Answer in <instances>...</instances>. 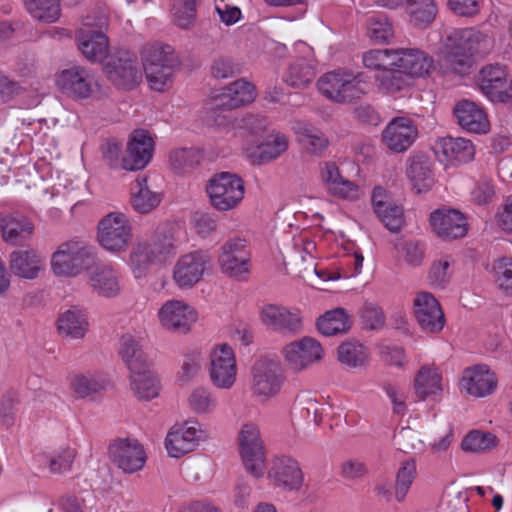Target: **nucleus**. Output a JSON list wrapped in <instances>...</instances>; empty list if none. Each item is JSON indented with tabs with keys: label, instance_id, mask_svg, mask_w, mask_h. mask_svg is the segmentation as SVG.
Wrapping results in <instances>:
<instances>
[{
	"label": "nucleus",
	"instance_id": "09e8293b",
	"mask_svg": "<svg viewBox=\"0 0 512 512\" xmlns=\"http://www.w3.org/2000/svg\"><path fill=\"white\" fill-rule=\"evenodd\" d=\"M394 250L399 260L410 267H419L425 258V244L417 240L401 239L394 243Z\"/></svg>",
	"mask_w": 512,
	"mask_h": 512
},
{
	"label": "nucleus",
	"instance_id": "338daca9",
	"mask_svg": "<svg viewBox=\"0 0 512 512\" xmlns=\"http://www.w3.org/2000/svg\"><path fill=\"white\" fill-rule=\"evenodd\" d=\"M434 0H419L411 9V20L418 26H424L433 21L436 15Z\"/></svg>",
	"mask_w": 512,
	"mask_h": 512
},
{
	"label": "nucleus",
	"instance_id": "f257e3e1",
	"mask_svg": "<svg viewBox=\"0 0 512 512\" xmlns=\"http://www.w3.org/2000/svg\"><path fill=\"white\" fill-rule=\"evenodd\" d=\"M494 46L491 36L474 28L451 29L443 39L439 64L445 74L466 75L475 55L489 53Z\"/></svg>",
	"mask_w": 512,
	"mask_h": 512
},
{
	"label": "nucleus",
	"instance_id": "2f4dec72",
	"mask_svg": "<svg viewBox=\"0 0 512 512\" xmlns=\"http://www.w3.org/2000/svg\"><path fill=\"white\" fill-rule=\"evenodd\" d=\"M255 87L243 80H236L223 87L220 93L214 96V107L221 109H236L254 101Z\"/></svg>",
	"mask_w": 512,
	"mask_h": 512
},
{
	"label": "nucleus",
	"instance_id": "ddd939ff",
	"mask_svg": "<svg viewBox=\"0 0 512 512\" xmlns=\"http://www.w3.org/2000/svg\"><path fill=\"white\" fill-rule=\"evenodd\" d=\"M109 459L124 473L132 474L143 469L147 456L143 445L134 438H117L108 447Z\"/></svg>",
	"mask_w": 512,
	"mask_h": 512
},
{
	"label": "nucleus",
	"instance_id": "79ce46f5",
	"mask_svg": "<svg viewBox=\"0 0 512 512\" xmlns=\"http://www.w3.org/2000/svg\"><path fill=\"white\" fill-rule=\"evenodd\" d=\"M131 388L140 400H151L158 396L160 384L157 376L146 368L130 375Z\"/></svg>",
	"mask_w": 512,
	"mask_h": 512
},
{
	"label": "nucleus",
	"instance_id": "dca6fc26",
	"mask_svg": "<svg viewBox=\"0 0 512 512\" xmlns=\"http://www.w3.org/2000/svg\"><path fill=\"white\" fill-rule=\"evenodd\" d=\"M478 84L483 94L493 102H508L512 99V84L503 65L484 66L479 72Z\"/></svg>",
	"mask_w": 512,
	"mask_h": 512
},
{
	"label": "nucleus",
	"instance_id": "e2e57ef3",
	"mask_svg": "<svg viewBox=\"0 0 512 512\" xmlns=\"http://www.w3.org/2000/svg\"><path fill=\"white\" fill-rule=\"evenodd\" d=\"M75 458V451L71 448H64L52 453L42 455V462L52 473H63L71 469Z\"/></svg>",
	"mask_w": 512,
	"mask_h": 512
},
{
	"label": "nucleus",
	"instance_id": "c85d7f7f",
	"mask_svg": "<svg viewBox=\"0 0 512 512\" xmlns=\"http://www.w3.org/2000/svg\"><path fill=\"white\" fill-rule=\"evenodd\" d=\"M57 84L69 96L85 99L93 92L94 76L87 68L74 66L61 72Z\"/></svg>",
	"mask_w": 512,
	"mask_h": 512
},
{
	"label": "nucleus",
	"instance_id": "864d4df0",
	"mask_svg": "<svg viewBox=\"0 0 512 512\" xmlns=\"http://www.w3.org/2000/svg\"><path fill=\"white\" fill-rule=\"evenodd\" d=\"M199 1L200 0H173L171 12L173 21L178 27L189 29L194 24Z\"/></svg>",
	"mask_w": 512,
	"mask_h": 512
},
{
	"label": "nucleus",
	"instance_id": "58836bf2",
	"mask_svg": "<svg viewBox=\"0 0 512 512\" xmlns=\"http://www.w3.org/2000/svg\"><path fill=\"white\" fill-rule=\"evenodd\" d=\"M132 207L141 214H146L155 209L162 200V195L153 192L147 185L146 177H138L132 188Z\"/></svg>",
	"mask_w": 512,
	"mask_h": 512
},
{
	"label": "nucleus",
	"instance_id": "774afa93",
	"mask_svg": "<svg viewBox=\"0 0 512 512\" xmlns=\"http://www.w3.org/2000/svg\"><path fill=\"white\" fill-rule=\"evenodd\" d=\"M495 280L499 288L507 295H512V263L500 259L494 265Z\"/></svg>",
	"mask_w": 512,
	"mask_h": 512
},
{
	"label": "nucleus",
	"instance_id": "4468645a",
	"mask_svg": "<svg viewBox=\"0 0 512 512\" xmlns=\"http://www.w3.org/2000/svg\"><path fill=\"white\" fill-rule=\"evenodd\" d=\"M237 370L234 351L228 344L217 345L211 350L209 376L215 387L231 389L236 382Z\"/></svg>",
	"mask_w": 512,
	"mask_h": 512
},
{
	"label": "nucleus",
	"instance_id": "2eb2a0df",
	"mask_svg": "<svg viewBox=\"0 0 512 512\" xmlns=\"http://www.w3.org/2000/svg\"><path fill=\"white\" fill-rule=\"evenodd\" d=\"M320 182L329 195L347 201H356L363 195L361 187L341 175L338 165L333 161H322L318 165Z\"/></svg>",
	"mask_w": 512,
	"mask_h": 512
},
{
	"label": "nucleus",
	"instance_id": "49530a36",
	"mask_svg": "<svg viewBox=\"0 0 512 512\" xmlns=\"http://www.w3.org/2000/svg\"><path fill=\"white\" fill-rule=\"evenodd\" d=\"M28 13L43 23H54L61 16L59 0H24Z\"/></svg>",
	"mask_w": 512,
	"mask_h": 512
},
{
	"label": "nucleus",
	"instance_id": "9d476101",
	"mask_svg": "<svg viewBox=\"0 0 512 512\" xmlns=\"http://www.w3.org/2000/svg\"><path fill=\"white\" fill-rule=\"evenodd\" d=\"M103 69L107 78L122 89H133L142 79L137 56L129 51H117L110 55Z\"/></svg>",
	"mask_w": 512,
	"mask_h": 512
},
{
	"label": "nucleus",
	"instance_id": "9b49d317",
	"mask_svg": "<svg viewBox=\"0 0 512 512\" xmlns=\"http://www.w3.org/2000/svg\"><path fill=\"white\" fill-rule=\"evenodd\" d=\"M240 455L245 469L259 479L264 475L266 453L260 430L254 423H245L239 432Z\"/></svg>",
	"mask_w": 512,
	"mask_h": 512
},
{
	"label": "nucleus",
	"instance_id": "3c124183",
	"mask_svg": "<svg viewBox=\"0 0 512 512\" xmlns=\"http://www.w3.org/2000/svg\"><path fill=\"white\" fill-rule=\"evenodd\" d=\"M188 406L197 415H208L216 411L218 400L210 389L197 387L188 397Z\"/></svg>",
	"mask_w": 512,
	"mask_h": 512
},
{
	"label": "nucleus",
	"instance_id": "20e7f679",
	"mask_svg": "<svg viewBox=\"0 0 512 512\" xmlns=\"http://www.w3.org/2000/svg\"><path fill=\"white\" fill-rule=\"evenodd\" d=\"M94 247L81 239L61 243L51 256V270L58 277L72 278L87 271L94 264Z\"/></svg>",
	"mask_w": 512,
	"mask_h": 512
},
{
	"label": "nucleus",
	"instance_id": "e433bc0d",
	"mask_svg": "<svg viewBox=\"0 0 512 512\" xmlns=\"http://www.w3.org/2000/svg\"><path fill=\"white\" fill-rule=\"evenodd\" d=\"M444 390L443 376L434 364L423 365L414 378V391L419 400L438 397Z\"/></svg>",
	"mask_w": 512,
	"mask_h": 512
},
{
	"label": "nucleus",
	"instance_id": "72a5a7b5",
	"mask_svg": "<svg viewBox=\"0 0 512 512\" xmlns=\"http://www.w3.org/2000/svg\"><path fill=\"white\" fill-rule=\"evenodd\" d=\"M0 231L6 243L18 245L32 236L34 226L24 215L18 212L0 213Z\"/></svg>",
	"mask_w": 512,
	"mask_h": 512
},
{
	"label": "nucleus",
	"instance_id": "a18cd8bd",
	"mask_svg": "<svg viewBox=\"0 0 512 512\" xmlns=\"http://www.w3.org/2000/svg\"><path fill=\"white\" fill-rule=\"evenodd\" d=\"M337 356L339 362L349 368L363 367L369 358L366 347L354 340L345 341L339 345Z\"/></svg>",
	"mask_w": 512,
	"mask_h": 512
},
{
	"label": "nucleus",
	"instance_id": "7ed1b4c3",
	"mask_svg": "<svg viewBox=\"0 0 512 512\" xmlns=\"http://www.w3.org/2000/svg\"><path fill=\"white\" fill-rule=\"evenodd\" d=\"M176 254V244L172 235L155 233L150 238L139 241L130 252V267L135 278L146 277L153 265H162Z\"/></svg>",
	"mask_w": 512,
	"mask_h": 512
},
{
	"label": "nucleus",
	"instance_id": "412c9836",
	"mask_svg": "<svg viewBox=\"0 0 512 512\" xmlns=\"http://www.w3.org/2000/svg\"><path fill=\"white\" fill-rule=\"evenodd\" d=\"M268 478L274 486L287 491L299 490L303 484V473L298 462L285 455L271 460Z\"/></svg>",
	"mask_w": 512,
	"mask_h": 512
},
{
	"label": "nucleus",
	"instance_id": "393cba45",
	"mask_svg": "<svg viewBox=\"0 0 512 512\" xmlns=\"http://www.w3.org/2000/svg\"><path fill=\"white\" fill-rule=\"evenodd\" d=\"M158 316L165 329L178 333L188 332L197 319L193 308L179 300L166 302L160 308Z\"/></svg>",
	"mask_w": 512,
	"mask_h": 512
},
{
	"label": "nucleus",
	"instance_id": "f3484780",
	"mask_svg": "<svg viewBox=\"0 0 512 512\" xmlns=\"http://www.w3.org/2000/svg\"><path fill=\"white\" fill-rule=\"evenodd\" d=\"M283 357L288 367L294 372H301L324 356L321 344L312 337H303L283 348Z\"/></svg>",
	"mask_w": 512,
	"mask_h": 512
},
{
	"label": "nucleus",
	"instance_id": "f03ea898",
	"mask_svg": "<svg viewBox=\"0 0 512 512\" xmlns=\"http://www.w3.org/2000/svg\"><path fill=\"white\" fill-rule=\"evenodd\" d=\"M319 92L329 101L350 104L368 93L370 83L362 73L348 69H336L323 74L317 81Z\"/></svg>",
	"mask_w": 512,
	"mask_h": 512
},
{
	"label": "nucleus",
	"instance_id": "a878e982",
	"mask_svg": "<svg viewBox=\"0 0 512 512\" xmlns=\"http://www.w3.org/2000/svg\"><path fill=\"white\" fill-rule=\"evenodd\" d=\"M246 241L234 238L221 247L219 264L223 273L230 277H239L249 272V253L246 251Z\"/></svg>",
	"mask_w": 512,
	"mask_h": 512
},
{
	"label": "nucleus",
	"instance_id": "de8ad7c7",
	"mask_svg": "<svg viewBox=\"0 0 512 512\" xmlns=\"http://www.w3.org/2000/svg\"><path fill=\"white\" fill-rule=\"evenodd\" d=\"M315 77L314 67L304 58H298L290 63L283 79L294 88L306 87Z\"/></svg>",
	"mask_w": 512,
	"mask_h": 512
},
{
	"label": "nucleus",
	"instance_id": "aec40b11",
	"mask_svg": "<svg viewBox=\"0 0 512 512\" xmlns=\"http://www.w3.org/2000/svg\"><path fill=\"white\" fill-rule=\"evenodd\" d=\"M429 221L432 230L443 239L463 238L468 232L465 216L456 209H437L430 214Z\"/></svg>",
	"mask_w": 512,
	"mask_h": 512
},
{
	"label": "nucleus",
	"instance_id": "bf43d9fd",
	"mask_svg": "<svg viewBox=\"0 0 512 512\" xmlns=\"http://www.w3.org/2000/svg\"><path fill=\"white\" fill-rule=\"evenodd\" d=\"M316 250V244L309 239H299L294 244V250L291 256L293 263L299 267L305 265L303 269L313 270L319 277L322 275L317 271L314 265L313 253Z\"/></svg>",
	"mask_w": 512,
	"mask_h": 512
},
{
	"label": "nucleus",
	"instance_id": "473e14b6",
	"mask_svg": "<svg viewBox=\"0 0 512 512\" xmlns=\"http://www.w3.org/2000/svg\"><path fill=\"white\" fill-rule=\"evenodd\" d=\"M433 164L425 154H413L407 160L406 176L412 189L420 194L429 191L434 183Z\"/></svg>",
	"mask_w": 512,
	"mask_h": 512
},
{
	"label": "nucleus",
	"instance_id": "ea45409f",
	"mask_svg": "<svg viewBox=\"0 0 512 512\" xmlns=\"http://www.w3.org/2000/svg\"><path fill=\"white\" fill-rule=\"evenodd\" d=\"M119 353L129 369L130 375L149 367L145 353L138 341L131 335L121 337Z\"/></svg>",
	"mask_w": 512,
	"mask_h": 512
},
{
	"label": "nucleus",
	"instance_id": "6ab92c4d",
	"mask_svg": "<svg viewBox=\"0 0 512 512\" xmlns=\"http://www.w3.org/2000/svg\"><path fill=\"white\" fill-rule=\"evenodd\" d=\"M202 430L198 422L174 425L165 439V447L171 457L178 458L193 451L199 444Z\"/></svg>",
	"mask_w": 512,
	"mask_h": 512
},
{
	"label": "nucleus",
	"instance_id": "a19ab883",
	"mask_svg": "<svg viewBox=\"0 0 512 512\" xmlns=\"http://www.w3.org/2000/svg\"><path fill=\"white\" fill-rule=\"evenodd\" d=\"M316 324L321 334L334 336L346 333L350 329L352 321L345 309L335 308L320 316Z\"/></svg>",
	"mask_w": 512,
	"mask_h": 512
},
{
	"label": "nucleus",
	"instance_id": "052dcab7",
	"mask_svg": "<svg viewBox=\"0 0 512 512\" xmlns=\"http://www.w3.org/2000/svg\"><path fill=\"white\" fill-rule=\"evenodd\" d=\"M402 71L391 68L381 71L375 80L378 89L386 94H395L408 86V81Z\"/></svg>",
	"mask_w": 512,
	"mask_h": 512
},
{
	"label": "nucleus",
	"instance_id": "0e129e2a",
	"mask_svg": "<svg viewBox=\"0 0 512 512\" xmlns=\"http://www.w3.org/2000/svg\"><path fill=\"white\" fill-rule=\"evenodd\" d=\"M367 30L370 39L378 43L387 42L393 36L392 25L385 16L371 17L368 21Z\"/></svg>",
	"mask_w": 512,
	"mask_h": 512
},
{
	"label": "nucleus",
	"instance_id": "39448f33",
	"mask_svg": "<svg viewBox=\"0 0 512 512\" xmlns=\"http://www.w3.org/2000/svg\"><path fill=\"white\" fill-rule=\"evenodd\" d=\"M145 75L150 87L158 92L169 89L177 66L170 46L150 45L142 52Z\"/></svg>",
	"mask_w": 512,
	"mask_h": 512
},
{
	"label": "nucleus",
	"instance_id": "cd10ccee",
	"mask_svg": "<svg viewBox=\"0 0 512 512\" xmlns=\"http://www.w3.org/2000/svg\"><path fill=\"white\" fill-rule=\"evenodd\" d=\"M433 151L440 162L468 163L474 159L475 147L473 143L462 137H443L436 141Z\"/></svg>",
	"mask_w": 512,
	"mask_h": 512
},
{
	"label": "nucleus",
	"instance_id": "c756f323",
	"mask_svg": "<svg viewBox=\"0 0 512 512\" xmlns=\"http://www.w3.org/2000/svg\"><path fill=\"white\" fill-rule=\"evenodd\" d=\"M387 148L393 152L406 151L417 137V128L406 117H397L390 121L382 133Z\"/></svg>",
	"mask_w": 512,
	"mask_h": 512
},
{
	"label": "nucleus",
	"instance_id": "603ef678",
	"mask_svg": "<svg viewBox=\"0 0 512 512\" xmlns=\"http://www.w3.org/2000/svg\"><path fill=\"white\" fill-rule=\"evenodd\" d=\"M108 380L101 374H80L76 375L71 383L74 393L79 398H85L93 393L105 389Z\"/></svg>",
	"mask_w": 512,
	"mask_h": 512
},
{
	"label": "nucleus",
	"instance_id": "c03bdc74",
	"mask_svg": "<svg viewBox=\"0 0 512 512\" xmlns=\"http://www.w3.org/2000/svg\"><path fill=\"white\" fill-rule=\"evenodd\" d=\"M289 146L288 137L281 133L273 131L266 140L258 146L256 162L265 164L280 157Z\"/></svg>",
	"mask_w": 512,
	"mask_h": 512
},
{
	"label": "nucleus",
	"instance_id": "4be33fe9",
	"mask_svg": "<svg viewBox=\"0 0 512 512\" xmlns=\"http://www.w3.org/2000/svg\"><path fill=\"white\" fill-rule=\"evenodd\" d=\"M154 143L145 130H135L129 139L125 156L122 158L124 170L136 171L145 168L153 154Z\"/></svg>",
	"mask_w": 512,
	"mask_h": 512
},
{
	"label": "nucleus",
	"instance_id": "13d9d810",
	"mask_svg": "<svg viewBox=\"0 0 512 512\" xmlns=\"http://www.w3.org/2000/svg\"><path fill=\"white\" fill-rule=\"evenodd\" d=\"M417 468L414 460H408L402 463L396 474L394 486L395 499L403 502L416 477Z\"/></svg>",
	"mask_w": 512,
	"mask_h": 512
},
{
	"label": "nucleus",
	"instance_id": "f704fd0d",
	"mask_svg": "<svg viewBox=\"0 0 512 512\" xmlns=\"http://www.w3.org/2000/svg\"><path fill=\"white\" fill-rule=\"evenodd\" d=\"M434 61L432 57L419 48H398L396 67L404 74L413 77H422L432 70Z\"/></svg>",
	"mask_w": 512,
	"mask_h": 512
},
{
	"label": "nucleus",
	"instance_id": "4c0bfd02",
	"mask_svg": "<svg viewBox=\"0 0 512 512\" xmlns=\"http://www.w3.org/2000/svg\"><path fill=\"white\" fill-rule=\"evenodd\" d=\"M88 327L89 322L86 312L78 306H72L62 312L57 320L59 333L72 339L83 338L88 331Z\"/></svg>",
	"mask_w": 512,
	"mask_h": 512
},
{
	"label": "nucleus",
	"instance_id": "4d7b16f0",
	"mask_svg": "<svg viewBox=\"0 0 512 512\" xmlns=\"http://www.w3.org/2000/svg\"><path fill=\"white\" fill-rule=\"evenodd\" d=\"M497 438L494 434L482 431H471L462 441V449L465 452L482 453L496 447Z\"/></svg>",
	"mask_w": 512,
	"mask_h": 512
},
{
	"label": "nucleus",
	"instance_id": "8fccbe9b",
	"mask_svg": "<svg viewBox=\"0 0 512 512\" xmlns=\"http://www.w3.org/2000/svg\"><path fill=\"white\" fill-rule=\"evenodd\" d=\"M20 405L19 393L7 390L0 396V427L11 430L18 421Z\"/></svg>",
	"mask_w": 512,
	"mask_h": 512
},
{
	"label": "nucleus",
	"instance_id": "69168bd1",
	"mask_svg": "<svg viewBox=\"0 0 512 512\" xmlns=\"http://www.w3.org/2000/svg\"><path fill=\"white\" fill-rule=\"evenodd\" d=\"M202 364L203 356L200 350H192L186 353L179 373V381L182 383L190 382L198 375Z\"/></svg>",
	"mask_w": 512,
	"mask_h": 512
},
{
	"label": "nucleus",
	"instance_id": "680f3d73",
	"mask_svg": "<svg viewBox=\"0 0 512 512\" xmlns=\"http://www.w3.org/2000/svg\"><path fill=\"white\" fill-rule=\"evenodd\" d=\"M451 264L452 261L448 256L432 262L428 273L429 284L432 287L444 289L447 286L452 276Z\"/></svg>",
	"mask_w": 512,
	"mask_h": 512
},
{
	"label": "nucleus",
	"instance_id": "6e6d98bb",
	"mask_svg": "<svg viewBox=\"0 0 512 512\" xmlns=\"http://www.w3.org/2000/svg\"><path fill=\"white\" fill-rule=\"evenodd\" d=\"M397 49H373L363 54V64L368 69L387 70L396 67Z\"/></svg>",
	"mask_w": 512,
	"mask_h": 512
},
{
	"label": "nucleus",
	"instance_id": "c9c22d12",
	"mask_svg": "<svg viewBox=\"0 0 512 512\" xmlns=\"http://www.w3.org/2000/svg\"><path fill=\"white\" fill-rule=\"evenodd\" d=\"M12 273L23 279H35L44 268L42 256L34 249L15 250L9 256Z\"/></svg>",
	"mask_w": 512,
	"mask_h": 512
},
{
	"label": "nucleus",
	"instance_id": "f8f14e48",
	"mask_svg": "<svg viewBox=\"0 0 512 512\" xmlns=\"http://www.w3.org/2000/svg\"><path fill=\"white\" fill-rule=\"evenodd\" d=\"M212 263L208 251L197 250L178 258L173 268V280L178 288L190 289L199 283Z\"/></svg>",
	"mask_w": 512,
	"mask_h": 512
},
{
	"label": "nucleus",
	"instance_id": "1a4fd4ad",
	"mask_svg": "<svg viewBox=\"0 0 512 512\" xmlns=\"http://www.w3.org/2000/svg\"><path fill=\"white\" fill-rule=\"evenodd\" d=\"M251 391L260 401L275 397L281 390L285 375L281 364L272 359L260 358L251 370Z\"/></svg>",
	"mask_w": 512,
	"mask_h": 512
},
{
	"label": "nucleus",
	"instance_id": "7c9ffc66",
	"mask_svg": "<svg viewBox=\"0 0 512 512\" xmlns=\"http://www.w3.org/2000/svg\"><path fill=\"white\" fill-rule=\"evenodd\" d=\"M459 126L470 133L486 134L490 130V122L482 107L469 100L459 101L454 109Z\"/></svg>",
	"mask_w": 512,
	"mask_h": 512
},
{
	"label": "nucleus",
	"instance_id": "6e6552de",
	"mask_svg": "<svg viewBox=\"0 0 512 512\" xmlns=\"http://www.w3.org/2000/svg\"><path fill=\"white\" fill-rule=\"evenodd\" d=\"M132 237L131 223L121 212H111L98 223L97 241L107 251L115 253L125 251Z\"/></svg>",
	"mask_w": 512,
	"mask_h": 512
},
{
	"label": "nucleus",
	"instance_id": "0eeeda50",
	"mask_svg": "<svg viewBox=\"0 0 512 512\" xmlns=\"http://www.w3.org/2000/svg\"><path fill=\"white\" fill-rule=\"evenodd\" d=\"M108 25V18L101 14L95 20L87 17L77 33L78 48L92 63H100L108 58L109 40L102 31Z\"/></svg>",
	"mask_w": 512,
	"mask_h": 512
},
{
	"label": "nucleus",
	"instance_id": "b1692460",
	"mask_svg": "<svg viewBox=\"0 0 512 512\" xmlns=\"http://www.w3.org/2000/svg\"><path fill=\"white\" fill-rule=\"evenodd\" d=\"M88 284L99 297L114 298L121 292L120 275L111 265L95 263L87 270Z\"/></svg>",
	"mask_w": 512,
	"mask_h": 512
},
{
	"label": "nucleus",
	"instance_id": "5fc2aeb1",
	"mask_svg": "<svg viewBox=\"0 0 512 512\" xmlns=\"http://www.w3.org/2000/svg\"><path fill=\"white\" fill-rule=\"evenodd\" d=\"M297 134L299 143L311 154L318 155L327 148V138L324 137L321 131L313 126L304 125L299 128Z\"/></svg>",
	"mask_w": 512,
	"mask_h": 512
},
{
	"label": "nucleus",
	"instance_id": "bb28decb",
	"mask_svg": "<svg viewBox=\"0 0 512 512\" xmlns=\"http://www.w3.org/2000/svg\"><path fill=\"white\" fill-rule=\"evenodd\" d=\"M460 387L467 394L482 398L493 393L497 387V378L486 365H475L463 371Z\"/></svg>",
	"mask_w": 512,
	"mask_h": 512
},
{
	"label": "nucleus",
	"instance_id": "a211bd4d",
	"mask_svg": "<svg viewBox=\"0 0 512 512\" xmlns=\"http://www.w3.org/2000/svg\"><path fill=\"white\" fill-rule=\"evenodd\" d=\"M260 318L265 326L285 336H295L303 330L300 312L284 306L267 304L262 308Z\"/></svg>",
	"mask_w": 512,
	"mask_h": 512
},
{
	"label": "nucleus",
	"instance_id": "5701e85b",
	"mask_svg": "<svg viewBox=\"0 0 512 512\" xmlns=\"http://www.w3.org/2000/svg\"><path fill=\"white\" fill-rule=\"evenodd\" d=\"M414 314L420 327L426 332L437 333L444 327V313L437 299L429 292L417 294L414 299Z\"/></svg>",
	"mask_w": 512,
	"mask_h": 512
},
{
	"label": "nucleus",
	"instance_id": "37998d69",
	"mask_svg": "<svg viewBox=\"0 0 512 512\" xmlns=\"http://www.w3.org/2000/svg\"><path fill=\"white\" fill-rule=\"evenodd\" d=\"M202 156L195 148H176L169 153L170 169L179 175L190 174L201 162Z\"/></svg>",
	"mask_w": 512,
	"mask_h": 512
},
{
	"label": "nucleus",
	"instance_id": "423d86ee",
	"mask_svg": "<svg viewBox=\"0 0 512 512\" xmlns=\"http://www.w3.org/2000/svg\"><path fill=\"white\" fill-rule=\"evenodd\" d=\"M205 189L211 205L221 212L235 209L243 200L245 193L243 180L230 172L213 175Z\"/></svg>",
	"mask_w": 512,
	"mask_h": 512
}]
</instances>
